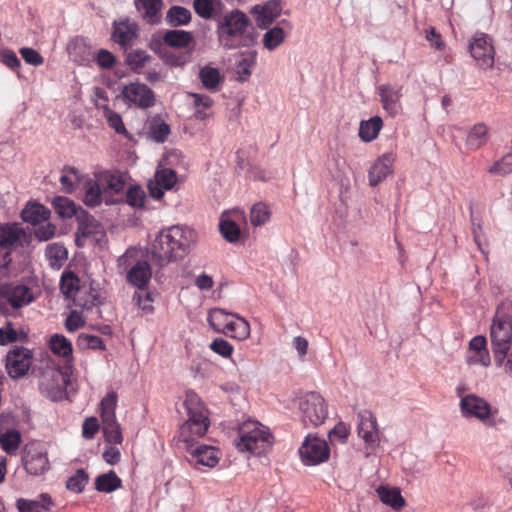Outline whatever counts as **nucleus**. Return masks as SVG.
<instances>
[{
  "label": "nucleus",
  "mask_w": 512,
  "mask_h": 512,
  "mask_svg": "<svg viewBox=\"0 0 512 512\" xmlns=\"http://www.w3.org/2000/svg\"><path fill=\"white\" fill-rule=\"evenodd\" d=\"M217 33L219 42L225 49L250 47L256 43V32L251 20L237 9L224 15Z\"/></svg>",
  "instance_id": "obj_1"
},
{
  "label": "nucleus",
  "mask_w": 512,
  "mask_h": 512,
  "mask_svg": "<svg viewBox=\"0 0 512 512\" xmlns=\"http://www.w3.org/2000/svg\"><path fill=\"white\" fill-rule=\"evenodd\" d=\"M490 338L495 363L502 366L512 342V304L502 302L497 306L490 327Z\"/></svg>",
  "instance_id": "obj_2"
},
{
  "label": "nucleus",
  "mask_w": 512,
  "mask_h": 512,
  "mask_svg": "<svg viewBox=\"0 0 512 512\" xmlns=\"http://www.w3.org/2000/svg\"><path fill=\"white\" fill-rule=\"evenodd\" d=\"M187 420L179 427L178 442L186 445V449L194 446V443L203 437L210 425L208 412L200 401L195 398L185 400Z\"/></svg>",
  "instance_id": "obj_3"
},
{
  "label": "nucleus",
  "mask_w": 512,
  "mask_h": 512,
  "mask_svg": "<svg viewBox=\"0 0 512 512\" xmlns=\"http://www.w3.org/2000/svg\"><path fill=\"white\" fill-rule=\"evenodd\" d=\"M236 446L240 451L262 454L272 445L273 436L269 429L258 421H245L238 430Z\"/></svg>",
  "instance_id": "obj_4"
},
{
  "label": "nucleus",
  "mask_w": 512,
  "mask_h": 512,
  "mask_svg": "<svg viewBox=\"0 0 512 512\" xmlns=\"http://www.w3.org/2000/svg\"><path fill=\"white\" fill-rule=\"evenodd\" d=\"M358 419L357 434L363 441V447H359L358 451L362 452L365 457H369L376 453L380 444L377 419L368 410L359 412Z\"/></svg>",
  "instance_id": "obj_5"
},
{
  "label": "nucleus",
  "mask_w": 512,
  "mask_h": 512,
  "mask_svg": "<svg viewBox=\"0 0 512 512\" xmlns=\"http://www.w3.org/2000/svg\"><path fill=\"white\" fill-rule=\"evenodd\" d=\"M117 394L108 393L100 402L101 420L104 438L107 442L121 444L123 436L116 419Z\"/></svg>",
  "instance_id": "obj_6"
},
{
  "label": "nucleus",
  "mask_w": 512,
  "mask_h": 512,
  "mask_svg": "<svg viewBox=\"0 0 512 512\" xmlns=\"http://www.w3.org/2000/svg\"><path fill=\"white\" fill-rule=\"evenodd\" d=\"M301 421L305 425L317 427L324 423L328 416V407L325 399L317 392L306 393L299 400Z\"/></svg>",
  "instance_id": "obj_7"
},
{
  "label": "nucleus",
  "mask_w": 512,
  "mask_h": 512,
  "mask_svg": "<svg viewBox=\"0 0 512 512\" xmlns=\"http://www.w3.org/2000/svg\"><path fill=\"white\" fill-rule=\"evenodd\" d=\"M60 290L66 298H72L75 305L86 310H90L102 303L100 296L95 289H90L88 297L84 300L77 296L80 292V279L73 271L70 270H66L62 273L60 279Z\"/></svg>",
  "instance_id": "obj_8"
},
{
  "label": "nucleus",
  "mask_w": 512,
  "mask_h": 512,
  "mask_svg": "<svg viewBox=\"0 0 512 512\" xmlns=\"http://www.w3.org/2000/svg\"><path fill=\"white\" fill-rule=\"evenodd\" d=\"M459 409L462 417L466 419H477L484 425L493 427L496 425L491 405L482 397L476 394H467L461 397Z\"/></svg>",
  "instance_id": "obj_9"
},
{
  "label": "nucleus",
  "mask_w": 512,
  "mask_h": 512,
  "mask_svg": "<svg viewBox=\"0 0 512 512\" xmlns=\"http://www.w3.org/2000/svg\"><path fill=\"white\" fill-rule=\"evenodd\" d=\"M159 234L160 240L167 241L181 258L188 254L191 245L195 242L194 231L179 225L163 229Z\"/></svg>",
  "instance_id": "obj_10"
},
{
  "label": "nucleus",
  "mask_w": 512,
  "mask_h": 512,
  "mask_svg": "<svg viewBox=\"0 0 512 512\" xmlns=\"http://www.w3.org/2000/svg\"><path fill=\"white\" fill-rule=\"evenodd\" d=\"M302 461L307 465H316L328 460L330 449L324 439L309 434L299 448Z\"/></svg>",
  "instance_id": "obj_11"
},
{
  "label": "nucleus",
  "mask_w": 512,
  "mask_h": 512,
  "mask_svg": "<svg viewBox=\"0 0 512 512\" xmlns=\"http://www.w3.org/2000/svg\"><path fill=\"white\" fill-rule=\"evenodd\" d=\"M469 51L479 67L487 69L493 66L495 51L489 35L476 32L470 40Z\"/></svg>",
  "instance_id": "obj_12"
},
{
  "label": "nucleus",
  "mask_w": 512,
  "mask_h": 512,
  "mask_svg": "<svg viewBox=\"0 0 512 512\" xmlns=\"http://www.w3.org/2000/svg\"><path fill=\"white\" fill-rule=\"evenodd\" d=\"M32 352L22 346L11 349L6 356V369L9 376L18 379L24 376L32 364Z\"/></svg>",
  "instance_id": "obj_13"
},
{
  "label": "nucleus",
  "mask_w": 512,
  "mask_h": 512,
  "mask_svg": "<svg viewBox=\"0 0 512 512\" xmlns=\"http://www.w3.org/2000/svg\"><path fill=\"white\" fill-rule=\"evenodd\" d=\"M123 97L140 109H148L155 105L156 97L152 89L141 82H132L122 90Z\"/></svg>",
  "instance_id": "obj_14"
},
{
  "label": "nucleus",
  "mask_w": 512,
  "mask_h": 512,
  "mask_svg": "<svg viewBox=\"0 0 512 512\" xmlns=\"http://www.w3.org/2000/svg\"><path fill=\"white\" fill-rule=\"evenodd\" d=\"M66 380L64 375L56 369L45 370L39 379L41 392L49 399L57 401L65 393Z\"/></svg>",
  "instance_id": "obj_15"
},
{
  "label": "nucleus",
  "mask_w": 512,
  "mask_h": 512,
  "mask_svg": "<svg viewBox=\"0 0 512 512\" xmlns=\"http://www.w3.org/2000/svg\"><path fill=\"white\" fill-rule=\"evenodd\" d=\"M0 300L14 309H19L30 304L34 297L30 288L25 285L3 283L0 284Z\"/></svg>",
  "instance_id": "obj_16"
},
{
  "label": "nucleus",
  "mask_w": 512,
  "mask_h": 512,
  "mask_svg": "<svg viewBox=\"0 0 512 512\" xmlns=\"http://www.w3.org/2000/svg\"><path fill=\"white\" fill-rule=\"evenodd\" d=\"M138 31L137 23L128 18L115 20L113 22L111 39L120 45L122 49L127 50L133 46L138 38Z\"/></svg>",
  "instance_id": "obj_17"
},
{
  "label": "nucleus",
  "mask_w": 512,
  "mask_h": 512,
  "mask_svg": "<svg viewBox=\"0 0 512 512\" xmlns=\"http://www.w3.org/2000/svg\"><path fill=\"white\" fill-rule=\"evenodd\" d=\"M245 220V214L240 209L224 212L220 219V232L228 242H236L240 237L238 221Z\"/></svg>",
  "instance_id": "obj_18"
},
{
  "label": "nucleus",
  "mask_w": 512,
  "mask_h": 512,
  "mask_svg": "<svg viewBox=\"0 0 512 512\" xmlns=\"http://www.w3.org/2000/svg\"><path fill=\"white\" fill-rule=\"evenodd\" d=\"M377 90L383 109L389 115L396 116L401 110L400 99L402 97V87L392 84H382Z\"/></svg>",
  "instance_id": "obj_19"
},
{
  "label": "nucleus",
  "mask_w": 512,
  "mask_h": 512,
  "mask_svg": "<svg viewBox=\"0 0 512 512\" xmlns=\"http://www.w3.org/2000/svg\"><path fill=\"white\" fill-rule=\"evenodd\" d=\"M281 10L280 0H270L264 5L254 6L251 13L254 15L258 27L267 28L280 16Z\"/></svg>",
  "instance_id": "obj_20"
},
{
  "label": "nucleus",
  "mask_w": 512,
  "mask_h": 512,
  "mask_svg": "<svg viewBox=\"0 0 512 512\" xmlns=\"http://www.w3.org/2000/svg\"><path fill=\"white\" fill-rule=\"evenodd\" d=\"M23 460L26 471L31 475H41L49 468L47 453L37 447H28Z\"/></svg>",
  "instance_id": "obj_21"
},
{
  "label": "nucleus",
  "mask_w": 512,
  "mask_h": 512,
  "mask_svg": "<svg viewBox=\"0 0 512 512\" xmlns=\"http://www.w3.org/2000/svg\"><path fill=\"white\" fill-rule=\"evenodd\" d=\"M195 466L201 465L209 468L215 467L219 462V451L213 446L199 445L187 449Z\"/></svg>",
  "instance_id": "obj_22"
},
{
  "label": "nucleus",
  "mask_w": 512,
  "mask_h": 512,
  "mask_svg": "<svg viewBox=\"0 0 512 512\" xmlns=\"http://www.w3.org/2000/svg\"><path fill=\"white\" fill-rule=\"evenodd\" d=\"M150 252L152 261L160 267L181 259L175 250L170 247L167 241H164V239L160 240V234H158L152 242Z\"/></svg>",
  "instance_id": "obj_23"
},
{
  "label": "nucleus",
  "mask_w": 512,
  "mask_h": 512,
  "mask_svg": "<svg viewBox=\"0 0 512 512\" xmlns=\"http://www.w3.org/2000/svg\"><path fill=\"white\" fill-rule=\"evenodd\" d=\"M393 162L394 156L392 153H385L380 156L369 170V184L375 187L391 174Z\"/></svg>",
  "instance_id": "obj_24"
},
{
  "label": "nucleus",
  "mask_w": 512,
  "mask_h": 512,
  "mask_svg": "<svg viewBox=\"0 0 512 512\" xmlns=\"http://www.w3.org/2000/svg\"><path fill=\"white\" fill-rule=\"evenodd\" d=\"M78 228H77V245L82 246V239L96 236L102 232L101 225L98 221L88 215L85 211L80 210L79 215H77Z\"/></svg>",
  "instance_id": "obj_25"
},
{
  "label": "nucleus",
  "mask_w": 512,
  "mask_h": 512,
  "mask_svg": "<svg viewBox=\"0 0 512 512\" xmlns=\"http://www.w3.org/2000/svg\"><path fill=\"white\" fill-rule=\"evenodd\" d=\"M127 282L139 289H144L151 279V268L146 260H138L127 271Z\"/></svg>",
  "instance_id": "obj_26"
},
{
  "label": "nucleus",
  "mask_w": 512,
  "mask_h": 512,
  "mask_svg": "<svg viewBox=\"0 0 512 512\" xmlns=\"http://www.w3.org/2000/svg\"><path fill=\"white\" fill-rule=\"evenodd\" d=\"M105 195L107 193H119L124 189L125 177L119 171H102L96 174Z\"/></svg>",
  "instance_id": "obj_27"
},
{
  "label": "nucleus",
  "mask_w": 512,
  "mask_h": 512,
  "mask_svg": "<svg viewBox=\"0 0 512 512\" xmlns=\"http://www.w3.org/2000/svg\"><path fill=\"white\" fill-rule=\"evenodd\" d=\"M376 493L383 504L390 506L395 511L401 510L406 504L401 490L398 487L380 485L376 489Z\"/></svg>",
  "instance_id": "obj_28"
},
{
  "label": "nucleus",
  "mask_w": 512,
  "mask_h": 512,
  "mask_svg": "<svg viewBox=\"0 0 512 512\" xmlns=\"http://www.w3.org/2000/svg\"><path fill=\"white\" fill-rule=\"evenodd\" d=\"M51 215L50 210L44 205L36 202H29L21 212V217L24 222L32 226L40 222H46Z\"/></svg>",
  "instance_id": "obj_29"
},
{
  "label": "nucleus",
  "mask_w": 512,
  "mask_h": 512,
  "mask_svg": "<svg viewBox=\"0 0 512 512\" xmlns=\"http://www.w3.org/2000/svg\"><path fill=\"white\" fill-rule=\"evenodd\" d=\"M162 4V0H135L137 10L141 13L143 19L150 24L159 22Z\"/></svg>",
  "instance_id": "obj_30"
},
{
  "label": "nucleus",
  "mask_w": 512,
  "mask_h": 512,
  "mask_svg": "<svg viewBox=\"0 0 512 512\" xmlns=\"http://www.w3.org/2000/svg\"><path fill=\"white\" fill-rule=\"evenodd\" d=\"M382 127V118L380 116H373L368 120L360 122L358 135L363 142H371L377 138Z\"/></svg>",
  "instance_id": "obj_31"
},
{
  "label": "nucleus",
  "mask_w": 512,
  "mask_h": 512,
  "mask_svg": "<svg viewBox=\"0 0 512 512\" xmlns=\"http://www.w3.org/2000/svg\"><path fill=\"white\" fill-rule=\"evenodd\" d=\"M223 334L233 339L245 340L250 335V325L246 319L234 314Z\"/></svg>",
  "instance_id": "obj_32"
},
{
  "label": "nucleus",
  "mask_w": 512,
  "mask_h": 512,
  "mask_svg": "<svg viewBox=\"0 0 512 512\" xmlns=\"http://www.w3.org/2000/svg\"><path fill=\"white\" fill-rule=\"evenodd\" d=\"M152 56L141 49L132 50L126 55L125 62L134 73L141 74L152 61Z\"/></svg>",
  "instance_id": "obj_33"
},
{
  "label": "nucleus",
  "mask_w": 512,
  "mask_h": 512,
  "mask_svg": "<svg viewBox=\"0 0 512 512\" xmlns=\"http://www.w3.org/2000/svg\"><path fill=\"white\" fill-rule=\"evenodd\" d=\"M49 348L55 355L63 357L65 361H71L73 358L72 344L62 334H54L50 337Z\"/></svg>",
  "instance_id": "obj_34"
},
{
  "label": "nucleus",
  "mask_w": 512,
  "mask_h": 512,
  "mask_svg": "<svg viewBox=\"0 0 512 512\" xmlns=\"http://www.w3.org/2000/svg\"><path fill=\"white\" fill-rule=\"evenodd\" d=\"M105 193L96 178V180H89L85 183L84 203L89 207L99 206L104 200Z\"/></svg>",
  "instance_id": "obj_35"
},
{
  "label": "nucleus",
  "mask_w": 512,
  "mask_h": 512,
  "mask_svg": "<svg viewBox=\"0 0 512 512\" xmlns=\"http://www.w3.org/2000/svg\"><path fill=\"white\" fill-rule=\"evenodd\" d=\"M199 79L205 89L216 92L219 90L222 76L217 68L204 66L199 71Z\"/></svg>",
  "instance_id": "obj_36"
},
{
  "label": "nucleus",
  "mask_w": 512,
  "mask_h": 512,
  "mask_svg": "<svg viewBox=\"0 0 512 512\" xmlns=\"http://www.w3.org/2000/svg\"><path fill=\"white\" fill-rule=\"evenodd\" d=\"M233 315L223 309L215 308L209 311L207 321L215 332L223 334Z\"/></svg>",
  "instance_id": "obj_37"
},
{
  "label": "nucleus",
  "mask_w": 512,
  "mask_h": 512,
  "mask_svg": "<svg viewBox=\"0 0 512 512\" xmlns=\"http://www.w3.org/2000/svg\"><path fill=\"white\" fill-rule=\"evenodd\" d=\"M488 139V128L484 123L475 124L469 131L466 144L472 150L482 147Z\"/></svg>",
  "instance_id": "obj_38"
},
{
  "label": "nucleus",
  "mask_w": 512,
  "mask_h": 512,
  "mask_svg": "<svg viewBox=\"0 0 512 512\" xmlns=\"http://www.w3.org/2000/svg\"><path fill=\"white\" fill-rule=\"evenodd\" d=\"M163 41L170 47L185 48L193 42V36L184 30H169L164 34Z\"/></svg>",
  "instance_id": "obj_39"
},
{
  "label": "nucleus",
  "mask_w": 512,
  "mask_h": 512,
  "mask_svg": "<svg viewBox=\"0 0 512 512\" xmlns=\"http://www.w3.org/2000/svg\"><path fill=\"white\" fill-rule=\"evenodd\" d=\"M43 503L36 500H27L20 498L16 502L19 512H49L51 498L47 494H42Z\"/></svg>",
  "instance_id": "obj_40"
},
{
  "label": "nucleus",
  "mask_w": 512,
  "mask_h": 512,
  "mask_svg": "<svg viewBox=\"0 0 512 512\" xmlns=\"http://www.w3.org/2000/svg\"><path fill=\"white\" fill-rule=\"evenodd\" d=\"M121 479L114 471L99 475L95 480V488L99 492L110 493L121 487Z\"/></svg>",
  "instance_id": "obj_41"
},
{
  "label": "nucleus",
  "mask_w": 512,
  "mask_h": 512,
  "mask_svg": "<svg viewBox=\"0 0 512 512\" xmlns=\"http://www.w3.org/2000/svg\"><path fill=\"white\" fill-rule=\"evenodd\" d=\"M45 256L50 266L60 267L67 260L68 252L63 244L52 243L47 245Z\"/></svg>",
  "instance_id": "obj_42"
},
{
  "label": "nucleus",
  "mask_w": 512,
  "mask_h": 512,
  "mask_svg": "<svg viewBox=\"0 0 512 512\" xmlns=\"http://www.w3.org/2000/svg\"><path fill=\"white\" fill-rule=\"evenodd\" d=\"M191 12L182 6H172L166 14V20L170 26L177 27L187 25L191 21Z\"/></svg>",
  "instance_id": "obj_43"
},
{
  "label": "nucleus",
  "mask_w": 512,
  "mask_h": 512,
  "mask_svg": "<svg viewBox=\"0 0 512 512\" xmlns=\"http://www.w3.org/2000/svg\"><path fill=\"white\" fill-rule=\"evenodd\" d=\"M53 206L56 213L62 218H71L79 215L81 209H78L75 203L67 197L58 196L53 200Z\"/></svg>",
  "instance_id": "obj_44"
},
{
  "label": "nucleus",
  "mask_w": 512,
  "mask_h": 512,
  "mask_svg": "<svg viewBox=\"0 0 512 512\" xmlns=\"http://www.w3.org/2000/svg\"><path fill=\"white\" fill-rule=\"evenodd\" d=\"M189 95L193 98L195 118L198 120H205L209 116L206 110L210 109L214 103L212 98L208 95L199 93H190Z\"/></svg>",
  "instance_id": "obj_45"
},
{
  "label": "nucleus",
  "mask_w": 512,
  "mask_h": 512,
  "mask_svg": "<svg viewBox=\"0 0 512 512\" xmlns=\"http://www.w3.org/2000/svg\"><path fill=\"white\" fill-rule=\"evenodd\" d=\"M285 38V31L281 27L275 26L267 30L266 33L263 35V46L267 50L272 51L279 47L284 42Z\"/></svg>",
  "instance_id": "obj_46"
},
{
  "label": "nucleus",
  "mask_w": 512,
  "mask_h": 512,
  "mask_svg": "<svg viewBox=\"0 0 512 512\" xmlns=\"http://www.w3.org/2000/svg\"><path fill=\"white\" fill-rule=\"evenodd\" d=\"M21 230L15 225L0 226V246L10 248L20 239Z\"/></svg>",
  "instance_id": "obj_47"
},
{
  "label": "nucleus",
  "mask_w": 512,
  "mask_h": 512,
  "mask_svg": "<svg viewBox=\"0 0 512 512\" xmlns=\"http://www.w3.org/2000/svg\"><path fill=\"white\" fill-rule=\"evenodd\" d=\"M21 435L15 430H7L5 433L0 434L1 448L8 454L15 453L20 445Z\"/></svg>",
  "instance_id": "obj_48"
},
{
  "label": "nucleus",
  "mask_w": 512,
  "mask_h": 512,
  "mask_svg": "<svg viewBox=\"0 0 512 512\" xmlns=\"http://www.w3.org/2000/svg\"><path fill=\"white\" fill-rule=\"evenodd\" d=\"M79 180V172L73 167H65L62 170V174L59 179L62 189L67 193H72L74 191Z\"/></svg>",
  "instance_id": "obj_49"
},
{
  "label": "nucleus",
  "mask_w": 512,
  "mask_h": 512,
  "mask_svg": "<svg viewBox=\"0 0 512 512\" xmlns=\"http://www.w3.org/2000/svg\"><path fill=\"white\" fill-rule=\"evenodd\" d=\"M271 216V211L267 204L259 202L252 206L250 211V221L253 226L265 224Z\"/></svg>",
  "instance_id": "obj_50"
},
{
  "label": "nucleus",
  "mask_w": 512,
  "mask_h": 512,
  "mask_svg": "<svg viewBox=\"0 0 512 512\" xmlns=\"http://www.w3.org/2000/svg\"><path fill=\"white\" fill-rule=\"evenodd\" d=\"M104 117L109 125L116 133L127 136L128 131L122 121V117L117 112L111 110L108 105L103 106Z\"/></svg>",
  "instance_id": "obj_51"
},
{
  "label": "nucleus",
  "mask_w": 512,
  "mask_h": 512,
  "mask_svg": "<svg viewBox=\"0 0 512 512\" xmlns=\"http://www.w3.org/2000/svg\"><path fill=\"white\" fill-rule=\"evenodd\" d=\"M146 193L139 185L130 186L126 192V202L134 208L144 207Z\"/></svg>",
  "instance_id": "obj_52"
},
{
  "label": "nucleus",
  "mask_w": 512,
  "mask_h": 512,
  "mask_svg": "<svg viewBox=\"0 0 512 512\" xmlns=\"http://www.w3.org/2000/svg\"><path fill=\"white\" fill-rule=\"evenodd\" d=\"M88 483V475L83 469L76 471L74 475L68 478L66 488L74 493H81Z\"/></svg>",
  "instance_id": "obj_53"
},
{
  "label": "nucleus",
  "mask_w": 512,
  "mask_h": 512,
  "mask_svg": "<svg viewBox=\"0 0 512 512\" xmlns=\"http://www.w3.org/2000/svg\"><path fill=\"white\" fill-rule=\"evenodd\" d=\"M33 227L34 236L39 241H48L56 235L57 227L55 224L49 222V220L46 222H40Z\"/></svg>",
  "instance_id": "obj_54"
},
{
  "label": "nucleus",
  "mask_w": 512,
  "mask_h": 512,
  "mask_svg": "<svg viewBox=\"0 0 512 512\" xmlns=\"http://www.w3.org/2000/svg\"><path fill=\"white\" fill-rule=\"evenodd\" d=\"M77 346L80 349L104 350L105 345L99 336L90 334H80L77 339Z\"/></svg>",
  "instance_id": "obj_55"
},
{
  "label": "nucleus",
  "mask_w": 512,
  "mask_h": 512,
  "mask_svg": "<svg viewBox=\"0 0 512 512\" xmlns=\"http://www.w3.org/2000/svg\"><path fill=\"white\" fill-rule=\"evenodd\" d=\"M350 435V427L344 422L337 423L333 429L329 431V440L332 444H344Z\"/></svg>",
  "instance_id": "obj_56"
},
{
  "label": "nucleus",
  "mask_w": 512,
  "mask_h": 512,
  "mask_svg": "<svg viewBox=\"0 0 512 512\" xmlns=\"http://www.w3.org/2000/svg\"><path fill=\"white\" fill-rule=\"evenodd\" d=\"M209 348L216 354L223 358H230L234 348L233 346L223 338H215L209 345Z\"/></svg>",
  "instance_id": "obj_57"
},
{
  "label": "nucleus",
  "mask_w": 512,
  "mask_h": 512,
  "mask_svg": "<svg viewBox=\"0 0 512 512\" xmlns=\"http://www.w3.org/2000/svg\"><path fill=\"white\" fill-rule=\"evenodd\" d=\"M487 341L486 338L482 335H477L473 337L469 342V348L477 353L479 355L485 354V359L482 358L481 362L483 365L489 364V356L486 349Z\"/></svg>",
  "instance_id": "obj_58"
},
{
  "label": "nucleus",
  "mask_w": 512,
  "mask_h": 512,
  "mask_svg": "<svg viewBox=\"0 0 512 512\" xmlns=\"http://www.w3.org/2000/svg\"><path fill=\"white\" fill-rule=\"evenodd\" d=\"M19 53L27 64L40 66L44 63L43 56L33 48L23 47L19 50Z\"/></svg>",
  "instance_id": "obj_59"
},
{
  "label": "nucleus",
  "mask_w": 512,
  "mask_h": 512,
  "mask_svg": "<svg viewBox=\"0 0 512 512\" xmlns=\"http://www.w3.org/2000/svg\"><path fill=\"white\" fill-rule=\"evenodd\" d=\"M84 325L85 319L77 310L71 311L65 321V328L69 332H75L76 330L82 328Z\"/></svg>",
  "instance_id": "obj_60"
},
{
  "label": "nucleus",
  "mask_w": 512,
  "mask_h": 512,
  "mask_svg": "<svg viewBox=\"0 0 512 512\" xmlns=\"http://www.w3.org/2000/svg\"><path fill=\"white\" fill-rule=\"evenodd\" d=\"M156 181L162 188L171 189L176 183V174L170 169L162 170L157 173Z\"/></svg>",
  "instance_id": "obj_61"
},
{
  "label": "nucleus",
  "mask_w": 512,
  "mask_h": 512,
  "mask_svg": "<svg viewBox=\"0 0 512 512\" xmlns=\"http://www.w3.org/2000/svg\"><path fill=\"white\" fill-rule=\"evenodd\" d=\"M96 62L102 69H111L116 64V57L106 49H100L96 55Z\"/></svg>",
  "instance_id": "obj_62"
},
{
  "label": "nucleus",
  "mask_w": 512,
  "mask_h": 512,
  "mask_svg": "<svg viewBox=\"0 0 512 512\" xmlns=\"http://www.w3.org/2000/svg\"><path fill=\"white\" fill-rule=\"evenodd\" d=\"M133 300L136 302L137 306L146 314H150L153 312L154 307L152 305L153 299L151 294L146 293H135L133 296Z\"/></svg>",
  "instance_id": "obj_63"
},
{
  "label": "nucleus",
  "mask_w": 512,
  "mask_h": 512,
  "mask_svg": "<svg viewBox=\"0 0 512 512\" xmlns=\"http://www.w3.org/2000/svg\"><path fill=\"white\" fill-rule=\"evenodd\" d=\"M193 7L195 12L205 19L210 18L214 11L212 0H194Z\"/></svg>",
  "instance_id": "obj_64"
}]
</instances>
